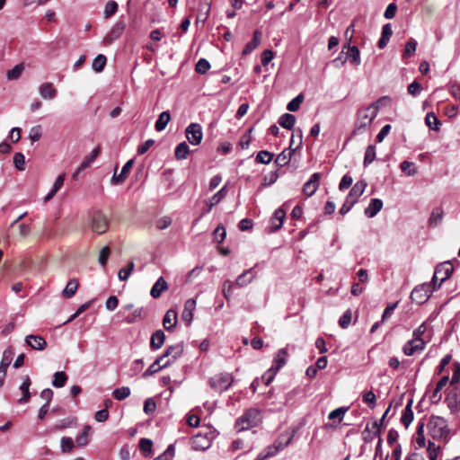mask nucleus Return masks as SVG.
Returning a JSON list of instances; mask_svg holds the SVG:
<instances>
[{"label":"nucleus","instance_id":"f257e3e1","mask_svg":"<svg viewBox=\"0 0 460 460\" xmlns=\"http://www.w3.org/2000/svg\"><path fill=\"white\" fill-rule=\"evenodd\" d=\"M429 435L435 440L447 441L450 437V429L446 419L432 415L427 423Z\"/></svg>","mask_w":460,"mask_h":460},{"label":"nucleus","instance_id":"f03ea898","mask_svg":"<svg viewBox=\"0 0 460 460\" xmlns=\"http://www.w3.org/2000/svg\"><path fill=\"white\" fill-rule=\"evenodd\" d=\"M377 116L376 108L369 105L361 108L357 112V119L353 134H359L370 127L372 121Z\"/></svg>","mask_w":460,"mask_h":460},{"label":"nucleus","instance_id":"7ed1b4c3","mask_svg":"<svg viewBox=\"0 0 460 460\" xmlns=\"http://www.w3.org/2000/svg\"><path fill=\"white\" fill-rule=\"evenodd\" d=\"M260 422V411L257 409L252 408L247 410L236 420L234 428L238 432H240L250 429L251 428L257 426Z\"/></svg>","mask_w":460,"mask_h":460},{"label":"nucleus","instance_id":"20e7f679","mask_svg":"<svg viewBox=\"0 0 460 460\" xmlns=\"http://www.w3.org/2000/svg\"><path fill=\"white\" fill-rule=\"evenodd\" d=\"M454 267L448 261L438 265L435 269L432 278L433 289L436 290L437 288H440L442 283L452 275Z\"/></svg>","mask_w":460,"mask_h":460},{"label":"nucleus","instance_id":"39448f33","mask_svg":"<svg viewBox=\"0 0 460 460\" xmlns=\"http://www.w3.org/2000/svg\"><path fill=\"white\" fill-rule=\"evenodd\" d=\"M108 227L109 221L107 217L102 211H95L91 218L92 230L98 234H102L108 230Z\"/></svg>","mask_w":460,"mask_h":460},{"label":"nucleus","instance_id":"423d86ee","mask_svg":"<svg viewBox=\"0 0 460 460\" xmlns=\"http://www.w3.org/2000/svg\"><path fill=\"white\" fill-rule=\"evenodd\" d=\"M432 290L434 289H431L429 284H422L413 288L411 293V298L413 302L421 305L429 298Z\"/></svg>","mask_w":460,"mask_h":460},{"label":"nucleus","instance_id":"0eeeda50","mask_svg":"<svg viewBox=\"0 0 460 460\" xmlns=\"http://www.w3.org/2000/svg\"><path fill=\"white\" fill-rule=\"evenodd\" d=\"M209 385L217 392L226 391L230 387V376L227 373L215 375L209 379Z\"/></svg>","mask_w":460,"mask_h":460},{"label":"nucleus","instance_id":"6e6552de","mask_svg":"<svg viewBox=\"0 0 460 460\" xmlns=\"http://www.w3.org/2000/svg\"><path fill=\"white\" fill-rule=\"evenodd\" d=\"M185 135L191 145H199L202 140V128L198 123L190 124L185 129Z\"/></svg>","mask_w":460,"mask_h":460},{"label":"nucleus","instance_id":"1a4fd4ad","mask_svg":"<svg viewBox=\"0 0 460 460\" xmlns=\"http://www.w3.org/2000/svg\"><path fill=\"white\" fill-rule=\"evenodd\" d=\"M125 29L126 22L121 20L118 21L103 38V43L105 45H111L122 35Z\"/></svg>","mask_w":460,"mask_h":460},{"label":"nucleus","instance_id":"9d476101","mask_svg":"<svg viewBox=\"0 0 460 460\" xmlns=\"http://www.w3.org/2000/svg\"><path fill=\"white\" fill-rule=\"evenodd\" d=\"M425 349V341L423 339L412 338L408 341L402 347V351L406 356H412L420 353Z\"/></svg>","mask_w":460,"mask_h":460},{"label":"nucleus","instance_id":"9b49d317","mask_svg":"<svg viewBox=\"0 0 460 460\" xmlns=\"http://www.w3.org/2000/svg\"><path fill=\"white\" fill-rule=\"evenodd\" d=\"M183 350V343L179 342L174 345L169 346L160 357H163L164 361L171 360L172 364L177 358H179L182 355Z\"/></svg>","mask_w":460,"mask_h":460},{"label":"nucleus","instance_id":"f8f14e48","mask_svg":"<svg viewBox=\"0 0 460 460\" xmlns=\"http://www.w3.org/2000/svg\"><path fill=\"white\" fill-rule=\"evenodd\" d=\"M14 352L12 349L4 351L2 360L0 362V388L3 386L6 376L7 368L11 364Z\"/></svg>","mask_w":460,"mask_h":460},{"label":"nucleus","instance_id":"ddd939ff","mask_svg":"<svg viewBox=\"0 0 460 460\" xmlns=\"http://www.w3.org/2000/svg\"><path fill=\"white\" fill-rule=\"evenodd\" d=\"M320 180L321 174L319 172L313 173L310 179L304 184L303 193L307 197L313 196L319 188Z\"/></svg>","mask_w":460,"mask_h":460},{"label":"nucleus","instance_id":"4468645a","mask_svg":"<svg viewBox=\"0 0 460 460\" xmlns=\"http://www.w3.org/2000/svg\"><path fill=\"white\" fill-rule=\"evenodd\" d=\"M100 151V146H96L88 155H86L84 161L78 166V168L74 172L72 177L76 180L78 178L79 173L84 169L88 168L92 164V163H93V161L99 155Z\"/></svg>","mask_w":460,"mask_h":460},{"label":"nucleus","instance_id":"2eb2a0df","mask_svg":"<svg viewBox=\"0 0 460 460\" xmlns=\"http://www.w3.org/2000/svg\"><path fill=\"white\" fill-rule=\"evenodd\" d=\"M293 435H288L286 438L284 435L280 436L274 444L275 450L274 451H269L265 456H259V460H263L266 457L274 456L278 451L282 450L285 448L292 440Z\"/></svg>","mask_w":460,"mask_h":460},{"label":"nucleus","instance_id":"dca6fc26","mask_svg":"<svg viewBox=\"0 0 460 460\" xmlns=\"http://www.w3.org/2000/svg\"><path fill=\"white\" fill-rule=\"evenodd\" d=\"M172 364L171 360H163V357H158L153 364L149 366V367L143 373V377L146 378L155 373H157L159 370L167 367Z\"/></svg>","mask_w":460,"mask_h":460},{"label":"nucleus","instance_id":"f3484780","mask_svg":"<svg viewBox=\"0 0 460 460\" xmlns=\"http://www.w3.org/2000/svg\"><path fill=\"white\" fill-rule=\"evenodd\" d=\"M294 146V136L291 137L290 145L288 149L283 150L276 158L275 163L282 167L287 165L291 159V156L293 153L295 152L296 148H293Z\"/></svg>","mask_w":460,"mask_h":460},{"label":"nucleus","instance_id":"a211bd4d","mask_svg":"<svg viewBox=\"0 0 460 460\" xmlns=\"http://www.w3.org/2000/svg\"><path fill=\"white\" fill-rule=\"evenodd\" d=\"M25 343L32 349L43 350L47 347V341L40 335L30 334L25 337Z\"/></svg>","mask_w":460,"mask_h":460},{"label":"nucleus","instance_id":"6ab92c4d","mask_svg":"<svg viewBox=\"0 0 460 460\" xmlns=\"http://www.w3.org/2000/svg\"><path fill=\"white\" fill-rule=\"evenodd\" d=\"M196 308V300L194 298L188 299L184 304L181 313V319L187 325H190L193 319V311Z\"/></svg>","mask_w":460,"mask_h":460},{"label":"nucleus","instance_id":"aec40b11","mask_svg":"<svg viewBox=\"0 0 460 460\" xmlns=\"http://www.w3.org/2000/svg\"><path fill=\"white\" fill-rule=\"evenodd\" d=\"M134 161L130 159L124 164L119 174H117L115 172L111 178V183L116 185L123 183L127 178L128 173L131 170Z\"/></svg>","mask_w":460,"mask_h":460},{"label":"nucleus","instance_id":"412c9836","mask_svg":"<svg viewBox=\"0 0 460 460\" xmlns=\"http://www.w3.org/2000/svg\"><path fill=\"white\" fill-rule=\"evenodd\" d=\"M31 385V381L29 376H25L23 378L22 384L20 385L19 389L22 392V397L18 399L19 404L27 403L31 399L30 386Z\"/></svg>","mask_w":460,"mask_h":460},{"label":"nucleus","instance_id":"4be33fe9","mask_svg":"<svg viewBox=\"0 0 460 460\" xmlns=\"http://www.w3.org/2000/svg\"><path fill=\"white\" fill-rule=\"evenodd\" d=\"M177 316L178 314L176 310L169 309L168 311H166L164 316L163 325L167 331H172L174 329L178 322Z\"/></svg>","mask_w":460,"mask_h":460},{"label":"nucleus","instance_id":"5701e85b","mask_svg":"<svg viewBox=\"0 0 460 460\" xmlns=\"http://www.w3.org/2000/svg\"><path fill=\"white\" fill-rule=\"evenodd\" d=\"M39 93L43 99L52 100L57 96L58 91L52 83H43L39 87Z\"/></svg>","mask_w":460,"mask_h":460},{"label":"nucleus","instance_id":"b1692460","mask_svg":"<svg viewBox=\"0 0 460 460\" xmlns=\"http://www.w3.org/2000/svg\"><path fill=\"white\" fill-rule=\"evenodd\" d=\"M367 185L365 181L356 182L347 196L348 199L356 203L358 198L364 193Z\"/></svg>","mask_w":460,"mask_h":460},{"label":"nucleus","instance_id":"393cba45","mask_svg":"<svg viewBox=\"0 0 460 460\" xmlns=\"http://www.w3.org/2000/svg\"><path fill=\"white\" fill-rule=\"evenodd\" d=\"M286 212L282 208L275 210L272 217L270 218V231L274 232L279 230L284 222Z\"/></svg>","mask_w":460,"mask_h":460},{"label":"nucleus","instance_id":"a878e982","mask_svg":"<svg viewBox=\"0 0 460 460\" xmlns=\"http://www.w3.org/2000/svg\"><path fill=\"white\" fill-rule=\"evenodd\" d=\"M288 357V353L286 349H279L273 358V364H272L271 367L275 371H279L282 367H284L286 365Z\"/></svg>","mask_w":460,"mask_h":460},{"label":"nucleus","instance_id":"bb28decb","mask_svg":"<svg viewBox=\"0 0 460 460\" xmlns=\"http://www.w3.org/2000/svg\"><path fill=\"white\" fill-rule=\"evenodd\" d=\"M165 341V334L163 330H157L155 331L152 335L150 339V347L152 349L156 350L160 349Z\"/></svg>","mask_w":460,"mask_h":460},{"label":"nucleus","instance_id":"cd10ccee","mask_svg":"<svg viewBox=\"0 0 460 460\" xmlns=\"http://www.w3.org/2000/svg\"><path fill=\"white\" fill-rule=\"evenodd\" d=\"M347 49V56L349 62L354 66H358L361 62L358 48L351 45H344L343 49Z\"/></svg>","mask_w":460,"mask_h":460},{"label":"nucleus","instance_id":"c85d7f7f","mask_svg":"<svg viewBox=\"0 0 460 460\" xmlns=\"http://www.w3.org/2000/svg\"><path fill=\"white\" fill-rule=\"evenodd\" d=\"M168 289V285L163 277H160L156 282L153 285L150 295L154 298H158L161 294Z\"/></svg>","mask_w":460,"mask_h":460},{"label":"nucleus","instance_id":"c756f323","mask_svg":"<svg viewBox=\"0 0 460 460\" xmlns=\"http://www.w3.org/2000/svg\"><path fill=\"white\" fill-rule=\"evenodd\" d=\"M383 208V201L379 199H372L368 207L365 209V215L374 217Z\"/></svg>","mask_w":460,"mask_h":460},{"label":"nucleus","instance_id":"7c9ffc66","mask_svg":"<svg viewBox=\"0 0 460 460\" xmlns=\"http://www.w3.org/2000/svg\"><path fill=\"white\" fill-rule=\"evenodd\" d=\"M392 34H393V31H392L391 24L390 23L385 24L382 28L381 38L379 39L378 43H377L379 49H384L387 45Z\"/></svg>","mask_w":460,"mask_h":460},{"label":"nucleus","instance_id":"2f4dec72","mask_svg":"<svg viewBox=\"0 0 460 460\" xmlns=\"http://www.w3.org/2000/svg\"><path fill=\"white\" fill-rule=\"evenodd\" d=\"M191 447L194 450H205L209 447V441L204 436L196 435L192 438Z\"/></svg>","mask_w":460,"mask_h":460},{"label":"nucleus","instance_id":"473e14b6","mask_svg":"<svg viewBox=\"0 0 460 460\" xmlns=\"http://www.w3.org/2000/svg\"><path fill=\"white\" fill-rule=\"evenodd\" d=\"M411 406L412 400H410L405 409L403 410L402 415L401 417V421L405 426V428H408L413 420V411L411 410Z\"/></svg>","mask_w":460,"mask_h":460},{"label":"nucleus","instance_id":"72a5a7b5","mask_svg":"<svg viewBox=\"0 0 460 460\" xmlns=\"http://www.w3.org/2000/svg\"><path fill=\"white\" fill-rule=\"evenodd\" d=\"M78 287H79L78 280L76 279H71L67 282L66 288L63 290V296L66 298L73 297L75 295Z\"/></svg>","mask_w":460,"mask_h":460},{"label":"nucleus","instance_id":"f704fd0d","mask_svg":"<svg viewBox=\"0 0 460 460\" xmlns=\"http://www.w3.org/2000/svg\"><path fill=\"white\" fill-rule=\"evenodd\" d=\"M449 380L448 376H444L437 384L432 394L431 400L434 402H438L441 399L440 391L447 385Z\"/></svg>","mask_w":460,"mask_h":460},{"label":"nucleus","instance_id":"c9c22d12","mask_svg":"<svg viewBox=\"0 0 460 460\" xmlns=\"http://www.w3.org/2000/svg\"><path fill=\"white\" fill-rule=\"evenodd\" d=\"M171 120V115L169 111H163L159 117L158 119L155 121V128L156 131H162L164 130L169 121Z\"/></svg>","mask_w":460,"mask_h":460},{"label":"nucleus","instance_id":"e433bc0d","mask_svg":"<svg viewBox=\"0 0 460 460\" xmlns=\"http://www.w3.org/2000/svg\"><path fill=\"white\" fill-rule=\"evenodd\" d=\"M296 122V117L290 113H285L280 116L279 123L287 129H292Z\"/></svg>","mask_w":460,"mask_h":460},{"label":"nucleus","instance_id":"4c0bfd02","mask_svg":"<svg viewBox=\"0 0 460 460\" xmlns=\"http://www.w3.org/2000/svg\"><path fill=\"white\" fill-rule=\"evenodd\" d=\"M189 153V146L186 142H181L176 146L174 155L177 160H183L187 158Z\"/></svg>","mask_w":460,"mask_h":460},{"label":"nucleus","instance_id":"58836bf2","mask_svg":"<svg viewBox=\"0 0 460 460\" xmlns=\"http://www.w3.org/2000/svg\"><path fill=\"white\" fill-rule=\"evenodd\" d=\"M226 187L227 183L210 199L209 202L208 203V208L206 212H209L211 208L226 196Z\"/></svg>","mask_w":460,"mask_h":460},{"label":"nucleus","instance_id":"ea45409f","mask_svg":"<svg viewBox=\"0 0 460 460\" xmlns=\"http://www.w3.org/2000/svg\"><path fill=\"white\" fill-rule=\"evenodd\" d=\"M400 168L408 176H414L418 172L417 167L412 162L403 161L401 163Z\"/></svg>","mask_w":460,"mask_h":460},{"label":"nucleus","instance_id":"a19ab883","mask_svg":"<svg viewBox=\"0 0 460 460\" xmlns=\"http://www.w3.org/2000/svg\"><path fill=\"white\" fill-rule=\"evenodd\" d=\"M260 40H261V33L258 31H255L253 33L252 40L245 45V47L243 50V54L251 53L260 44Z\"/></svg>","mask_w":460,"mask_h":460},{"label":"nucleus","instance_id":"79ce46f5","mask_svg":"<svg viewBox=\"0 0 460 460\" xmlns=\"http://www.w3.org/2000/svg\"><path fill=\"white\" fill-rule=\"evenodd\" d=\"M254 278V273L249 270H246L244 271L243 273H242L236 279V285L239 286V287H243L247 284H249L250 282H252V280Z\"/></svg>","mask_w":460,"mask_h":460},{"label":"nucleus","instance_id":"37998d69","mask_svg":"<svg viewBox=\"0 0 460 460\" xmlns=\"http://www.w3.org/2000/svg\"><path fill=\"white\" fill-rule=\"evenodd\" d=\"M107 58L104 55L99 54L93 61L92 67L94 71L100 73L106 66Z\"/></svg>","mask_w":460,"mask_h":460},{"label":"nucleus","instance_id":"c03bdc74","mask_svg":"<svg viewBox=\"0 0 460 460\" xmlns=\"http://www.w3.org/2000/svg\"><path fill=\"white\" fill-rule=\"evenodd\" d=\"M67 380V376L63 371H58L54 374V378L52 381V385L54 387L61 388L66 385Z\"/></svg>","mask_w":460,"mask_h":460},{"label":"nucleus","instance_id":"a18cd8bd","mask_svg":"<svg viewBox=\"0 0 460 460\" xmlns=\"http://www.w3.org/2000/svg\"><path fill=\"white\" fill-rule=\"evenodd\" d=\"M24 70V65L22 63L16 65L13 68L10 69L6 73L8 80L18 79Z\"/></svg>","mask_w":460,"mask_h":460},{"label":"nucleus","instance_id":"49530a36","mask_svg":"<svg viewBox=\"0 0 460 460\" xmlns=\"http://www.w3.org/2000/svg\"><path fill=\"white\" fill-rule=\"evenodd\" d=\"M376 159V146L369 145L365 152L364 156V166L369 165L371 163H373Z\"/></svg>","mask_w":460,"mask_h":460},{"label":"nucleus","instance_id":"de8ad7c7","mask_svg":"<svg viewBox=\"0 0 460 460\" xmlns=\"http://www.w3.org/2000/svg\"><path fill=\"white\" fill-rule=\"evenodd\" d=\"M425 122L429 128L436 131L439 129L440 122L434 113H428L425 118Z\"/></svg>","mask_w":460,"mask_h":460},{"label":"nucleus","instance_id":"09e8293b","mask_svg":"<svg viewBox=\"0 0 460 460\" xmlns=\"http://www.w3.org/2000/svg\"><path fill=\"white\" fill-rule=\"evenodd\" d=\"M443 218V210L440 208H436L432 210L429 223L430 226H438Z\"/></svg>","mask_w":460,"mask_h":460},{"label":"nucleus","instance_id":"8fccbe9b","mask_svg":"<svg viewBox=\"0 0 460 460\" xmlns=\"http://www.w3.org/2000/svg\"><path fill=\"white\" fill-rule=\"evenodd\" d=\"M60 447L62 453H69L75 447V442L69 437H62L60 440Z\"/></svg>","mask_w":460,"mask_h":460},{"label":"nucleus","instance_id":"3c124183","mask_svg":"<svg viewBox=\"0 0 460 460\" xmlns=\"http://www.w3.org/2000/svg\"><path fill=\"white\" fill-rule=\"evenodd\" d=\"M112 394L116 400L122 401L130 395V389L128 386H121L119 388H116Z\"/></svg>","mask_w":460,"mask_h":460},{"label":"nucleus","instance_id":"603ef678","mask_svg":"<svg viewBox=\"0 0 460 460\" xmlns=\"http://www.w3.org/2000/svg\"><path fill=\"white\" fill-rule=\"evenodd\" d=\"M117 10H118L117 2H115L114 0L108 1L104 7V12H103L104 17L106 19L111 17L112 15H114L116 13Z\"/></svg>","mask_w":460,"mask_h":460},{"label":"nucleus","instance_id":"864d4df0","mask_svg":"<svg viewBox=\"0 0 460 460\" xmlns=\"http://www.w3.org/2000/svg\"><path fill=\"white\" fill-rule=\"evenodd\" d=\"M153 441L149 438H141L139 441V448L144 456H149L152 452Z\"/></svg>","mask_w":460,"mask_h":460},{"label":"nucleus","instance_id":"5fc2aeb1","mask_svg":"<svg viewBox=\"0 0 460 460\" xmlns=\"http://www.w3.org/2000/svg\"><path fill=\"white\" fill-rule=\"evenodd\" d=\"M89 431H90V427L89 426H85L84 428L82 433L76 437L75 443L79 447H84V446L88 444V442H89V438H88Z\"/></svg>","mask_w":460,"mask_h":460},{"label":"nucleus","instance_id":"6e6d98bb","mask_svg":"<svg viewBox=\"0 0 460 460\" xmlns=\"http://www.w3.org/2000/svg\"><path fill=\"white\" fill-rule=\"evenodd\" d=\"M440 450L439 446H436L434 442L429 441L427 453L429 460H437Z\"/></svg>","mask_w":460,"mask_h":460},{"label":"nucleus","instance_id":"4d7b16f0","mask_svg":"<svg viewBox=\"0 0 460 460\" xmlns=\"http://www.w3.org/2000/svg\"><path fill=\"white\" fill-rule=\"evenodd\" d=\"M351 318H352L351 310L350 309L346 310L339 320L340 326L342 329H347L351 323Z\"/></svg>","mask_w":460,"mask_h":460},{"label":"nucleus","instance_id":"13d9d810","mask_svg":"<svg viewBox=\"0 0 460 460\" xmlns=\"http://www.w3.org/2000/svg\"><path fill=\"white\" fill-rule=\"evenodd\" d=\"M348 411V408L347 407H340V408H337L333 411H332L329 415H328V419L329 420H336L338 419L339 422H341L346 413V411Z\"/></svg>","mask_w":460,"mask_h":460},{"label":"nucleus","instance_id":"bf43d9fd","mask_svg":"<svg viewBox=\"0 0 460 460\" xmlns=\"http://www.w3.org/2000/svg\"><path fill=\"white\" fill-rule=\"evenodd\" d=\"M304 95L298 94L296 97H295L293 100H291L287 106V109L289 111H296L299 108L301 103L303 102Z\"/></svg>","mask_w":460,"mask_h":460},{"label":"nucleus","instance_id":"052dcab7","mask_svg":"<svg viewBox=\"0 0 460 460\" xmlns=\"http://www.w3.org/2000/svg\"><path fill=\"white\" fill-rule=\"evenodd\" d=\"M273 159V154L268 151H260L256 156V162L260 164H268Z\"/></svg>","mask_w":460,"mask_h":460},{"label":"nucleus","instance_id":"680f3d73","mask_svg":"<svg viewBox=\"0 0 460 460\" xmlns=\"http://www.w3.org/2000/svg\"><path fill=\"white\" fill-rule=\"evenodd\" d=\"M174 453L175 447L173 444H171L163 454L155 457L154 460H172Z\"/></svg>","mask_w":460,"mask_h":460},{"label":"nucleus","instance_id":"e2e57ef3","mask_svg":"<svg viewBox=\"0 0 460 460\" xmlns=\"http://www.w3.org/2000/svg\"><path fill=\"white\" fill-rule=\"evenodd\" d=\"M13 164L19 171H23L25 164V157L22 153H15L13 155Z\"/></svg>","mask_w":460,"mask_h":460},{"label":"nucleus","instance_id":"0e129e2a","mask_svg":"<svg viewBox=\"0 0 460 460\" xmlns=\"http://www.w3.org/2000/svg\"><path fill=\"white\" fill-rule=\"evenodd\" d=\"M210 68L209 62L205 58H200L196 64V72L199 74H205Z\"/></svg>","mask_w":460,"mask_h":460},{"label":"nucleus","instance_id":"69168bd1","mask_svg":"<svg viewBox=\"0 0 460 460\" xmlns=\"http://www.w3.org/2000/svg\"><path fill=\"white\" fill-rule=\"evenodd\" d=\"M215 241L222 243L226 236V230L224 226H218L213 232Z\"/></svg>","mask_w":460,"mask_h":460},{"label":"nucleus","instance_id":"338daca9","mask_svg":"<svg viewBox=\"0 0 460 460\" xmlns=\"http://www.w3.org/2000/svg\"><path fill=\"white\" fill-rule=\"evenodd\" d=\"M156 410V402L154 399L148 398L144 403V412L147 415L153 414Z\"/></svg>","mask_w":460,"mask_h":460},{"label":"nucleus","instance_id":"774afa93","mask_svg":"<svg viewBox=\"0 0 460 460\" xmlns=\"http://www.w3.org/2000/svg\"><path fill=\"white\" fill-rule=\"evenodd\" d=\"M416 47H417L416 40L414 39H410L406 42L405 49L403 52V57H410L411 55H412L416 50Z\"/></svg>","mask_w":460,"mask_h":460}]
</instances>
